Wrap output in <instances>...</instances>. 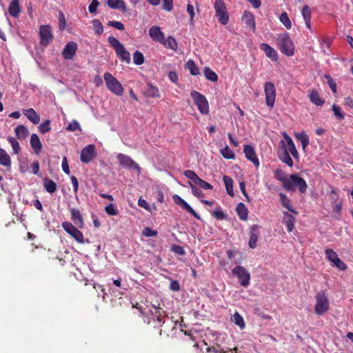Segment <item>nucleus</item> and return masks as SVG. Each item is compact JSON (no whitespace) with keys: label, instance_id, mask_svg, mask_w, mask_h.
<instances>
[{"label":"nucleus","instance_id":"nucleus-1","mask_svg":"<svg viewBox=\"0 0 353 353\" xmlns=\"http://www.w3.org/2000/svg\"><path fill=\"white\" fill-rule=\"evenodd\" d=\"M283 188L288 192H294L297 189L300 193L303 194L307 190V185L304 179L297 174H292L284 183Z\"/></svg>","mask_w":353,"mask_h":353},{"label":"nucleus","instance_id":"nucleus-2","mask_svg":"<svg viewBox=\"0 0 353 353\" xmlns=\"http://www.w3.org/2000/svg\"><path fill=\"white\" fill-rule=\"evenodd\" d=\"M109 44L114 49L118 57L127 63L130 62V54L125 50L123 45L114 37L110 36L108 39Z\"/></svg>","mask_w":353,"mask_h":353},{"label":"nucleus","instance_id":"nucleus-3","mask_svg":"<svg viewBox=\"0 0 353 353\" xmlns=\"http://www.w3.org/2000/svg\"><path fill=\"white\" fill-rule=\"evenodd\" d=\"M314 312L317 315H322L330 308V302L325 291H320L316 295Z\"/></svg>","mask_w":353,"mask_h":353},{"label":"nucleus","instance_id":"nucleus-4","mask_svg":"<svg viewBox=\"0 0 353 353\" xmlns=\"http://www.w3.org/2000/svg\"><path fill=\"white\" fill-rule=\"evenodd\" d=\"M278 46L283 54L290 57L294 54V44L288 33L282 34L279 36Z\"/></svg>","mask_w":353,"mask_h":353},{"label":"nucleus","instance_id":"nucleus-5","mask_svg":"<svg viewBox=\"0 0 353 353\" xmlns=\"http://www.w3.org/2000/svg\"><path fill=\"white\" fill-rule=\"evenodd\" d=\"M214 8L218 21L221 24L226 25L229 21V14L225 3L222 0H215Z\"/></svg>","mask_w":353,"mask_h":353},{"label":"nucleus","instance_id":"nucleus-6","mask_svg":"<svg viewBox=\"0 0 353 353\" xmlns=\"http://www.w3.org/2000/svg\"><path fill=\"white\" fill-rule=\"evenodd\" d=\"M190 95L199 112L202 114H208L209 113V104L205 97L196 90H193Z\"/></svg>","mask_w":353,"mask_h":353},{"label":"nucleus","instance_id":"nucleus-7","mask_svg":"<svg viewBox=\"0 0 353 353\" xmlns=\"http://www.w3.org/2000/svg\"><path fill=\"white\" fill-rule=\"evenodd\" d=\"M232 273L239 279L242 286L247 287L250 285V274L244 267L237 265L232 270Z\"/></svg>","mask_w":353,"mask_h":353},{"label":"nucleus","instance_id":"nucleus-8","mask_svg":"<svg viewBox=\"0 0 353 353\" xmlns=\"http://www.w3.org/2000/svg\"><path fill=\"white\" fill-rule=\"evenodd\" d=\"M62 227L65 231L72 236L78 243H84L85 241L83 233L73 224L68 221H64L62 223Z\"/></svg>","mask_w":353,"mask_h":353},{"label":"nucleus","instance_id":"nucleus-9","mask_svg":"<svg viewBox=\"0 0 353 353\" xmlns=\"http://www.w3.org/2000/svg\"><path fill=\"white\" fill-rule=\"evenodd\" d=\"M117 158L119 161V163L123 168H128L130 170H137L139 172H141V168L139 165L134 161L130 157L119 153Z\"/></svg>","mask_w":353,"mask_h":353},{"label":"nucleus","instance_id":"nucleus-10","mask_svg":"<svg viewBox=\"0 0 353 353\" xmlns=\"http://www.w3.org/2000/svg\"><path fill=\"white\" fill-rule=\"evenodd\" d=\"M326 258L333 263V265L336 267L340 270H345L347 269V265L345 263L341 261L336 254L332 249H326L325 251Z\"/></svg>","mask_w":353,"mask_h":353},{"label":"nucleus","instance_id":"nucleus-11","mask_svg":"<svg viewBox=\"0 0 353 353\" xmlns=\"http://www.w3.org/2000/svg\"><path fill=\"white\" fill-rule=\"evenodd\" d=\"M154 312H152V319L154 322L158 323L157 329L159 330V334H162V329L161 328L163 324L165 323V318L166 317L165 312L160 307L153 306Z\"/></svg>","mask_w":353,"mask_h":353},{"label":"nucleus","instance_id":"nucleus-12","mask_svg":"<svg viewBox=\"0 0 353 353\" xmlns=\"http://www.w3.org/2000/svg\"><path fill=\"white\" fill-rule=\"evenodd\" d=\"M96 156L95 146L90 144L85 146L81 152L80 159L84 163H88Z\"/></svg>","mask_w":353,"mask_h":353},{"label":"nucleus","instance_id":"nucleus-13","mask_svg":"<svg viewBox=\"0 0 353 353\" xmlns=\"http://www.w3.org/2000/svg\"><path fill=\"white\" fill-rule=\"evenodd\" d=\"M39 37L41 44L47 46L53 38L51 28L50 26H41L39 29Z\"/></svg>","mask_w":353,"mask_h":353},{"label":"nucleus","instance_id":"nucleus-14","mask_svg":"<svg viewBox=\"0 0 353 353\" xmlns=\"http://www.w3.org/2000/svg\"><path fill=\"white\" fill-rule=\"evenodd\" d=\"M174 203L181 206L183 210L190 213L194 218L198 220L201 219V216L195 212V210L181 196L178 195L173 196Z\"/></svg>","mask_w":353,"mask_h":353},{"label":"nucleus","instance_id":"nucleus-15","mask_svg":"<svg viewBox=\"0 0 353 353\" xmlns=\"http://www.w3.org/2000/svg\"><path fill=\"white\" fill-rule=\"evenodd\" d=\"M283 137L286 141V144L283 146V149L286 150L289 154H291L294 159H299V154L292 138L286 133L283 134Z\"/></svg>","mask_w":353,"mask_h":353},{"label":"nucleus","instance_id":"nucleus-16","mask_svg":"<svg viewBox=\"0 0 353 353\" xmlns=\"http://www.w3.org/2000/svg\"><path fill=\"white\" fill-rule=\"evenodd\" d=\"M77 50V44L74 41L68 42L64 47L62 55L65 59H72Z\"/></svg>","mask_w":353,"mask_h":353},{"label":"nucleus","instance_id":"nucleus-17","mask_svg":"<svg viewBox=\"0 0 353 353\" xmlns=\"http://www.w3.org/2000/svg\"><path fill=\"white\" fill-rule=\"evenodd\" d=\"M243 152L245 153L247 159L252 161L256 167L259 166V160L252 146H251L250 145H245Z\"/></svg>","mask_w":353,"mask_h":353},{"label":"nucleus","instance_id":"nucleus-18","mask_svg":"<svg viewBox=\"0 0 353 353\" xmlns=\"http://www.w3.org/2000/svg\"><path fill=\"white\" fill-rule=\"evenodd\" d=\"M149 35L154 41L162 42L164 40V34L158 26H152L149 30Z\"/></svg>","mask_w":353,"mask_h":353},{"label":"nucleus","instance_id":"nucleus-19","mask_svg":"<svg viewBox=\"0 0 353 353\" xmlns=\"http://www.w3.org/2000/svg\"><path fill=\"white\" fill-rule=\"evenodd\" d=\"M71 218L74 223L79 228L83 225V218L78 209L72 208L70 210Z\"/></svg>","mask_w":353,"mask_h":353},{"label":"nucleus","instance_id":"nucleus-20","mask_svg":"<svg viewBox=\"0 0 353 353\" xmlns=\"http://www.w3.org/2000/svg\"><path fill=\"white\" fill-rule=\"evenodd\" d=\"M104 79L108 88H122L121 84L110 73H105Z\"/></svg>","mask_w":353,"mask_h":353},{"label":"nucleus","instance_id":"nucleus-21","mask_svg":"<svg viewBox=\"0 0 353 353\" xmlns=\"http://www.w3.org/2000/svg\"><path fill=\"white\" fill-rule=\"evenodd\" d=\"M260 48L265 53V55L268 57L270 58L272 61H276L277 53L273 48L267 43H261L260 45Z\"/></svg>","mask_w":353,"mask_h":353},{"label":"nucleus","instance_id":"nucleus-22","mask_svg":"<svg viewBox=\"0 0 353 353\" xmlns=\"http://www.w3.org/2000/svg\"><path fill=\"white\" fill-rule=\"evenodd\" d=\"M259 226L257 225H253L251 227L249 246L252 249H254L256 247V243L259 238V233L257 232Z\"/></svg>","mask_w":353,"mask_h":353},{"label":"nucleus","instance_id":"nucleus-23","mask_svg":"<svg viewBox=\"0 0 353 353\" xmlns=\"http://www.w3.org/2000/svg\"><path fill=\"white\" fill-rule=\"evenodd\" d=\"M23 113L34 124H38L40 122V116L33 108L23 110Z\"/></svg>","mask_w":353,"mask_h":353},{"label":"nucleus","instance_id":"nucleus-24","mask_svg":"<svg viewBox=\"0 0 353 353\" xmlns=\"http://www.w3.org/2000/svg\"><path fill=\"white\" fill-rule=\"evenodd\" d=\"M279 197L281 199V205L286 209H288L290 212H292L294 214H297L298 212L293 208L292 202L290 199L284 194L279 193Z\"/></svg>","mask_w":353,"mask_h":353},{"label":"nucleus","instance_id":"nucleus-25","mask_svg":"<svg viewBox=\"0 0 353 353\" xmlns=\"http://www.w3.org/2000/svg\"><path fill=\"white\" fill-rule=\"evenodd\" d=\"M30 145L34 150V152L38 154L41 152L42 149V144L37 134H32L30 137Z\"/></svg>","mask_w":353,"mask_h":353},{"label":"nucleus","instance_id":"nucleus-26","mask_svg":"<svg viewBox=\"0 0 353 353\" xmlns=\"http://www.w3.org/2000/svg\"><path fill=\"white\" fill-rule=\"evenodd\" d=\"M279 159L284 163H285L289 167L292 168L294 165V162L290 156V154L285 150L282 148L278 152Z\"/></svg>","mask_w":353,"mask_h":353},{"label":"nucleus","instance_id":"nucleus-27","mask_svg":"<svg viewBox=\"0 0 353 353\" xmlns=\"http://www.w3.org/2000/svg\"><path fill=\"white\" fill-rule=\"evenodd\" d=\"M283 215V223L286 225L288 231L289 232H291L294 229L295 219L292 214H289L288 212H284Z\"/></svg>","mask_w":353,"mask_h":353},{"label":"nucleus","instance_id":"nucleus-28","mask_svg":"<svg viewBox=\"0 0 353 353\" xmlns=\"http://www.w3.org/2000/svg\"><path fill=\"white\" fill-rule=\"evenodd\" d=\"M108 6L112 9H119L122 12H125L127 9L125 3L123 0H108Z\"/></svg>","mask_w":353,"mask_h":353},{"label":"nucleus","instance_id":"nucleus-29","mask_svg":"<svg viewBox=\"0 0 353 353\" xmlns=\"http://www.w3.org/2000/svg\"><path fill=\"white\" fill-rule=\"evenodd\" d=\"M266 105L272 108L276 99V90H265Z\"/></svg>","mask_w":353,"mask_h":353},{"label":"nucleus","instance_id":"nucleus-30","mask_svg":"<svg viewBox=\"0 0 353 353\" xmlns=\"http://www.w3.org/2000/svg\"><path fill=\"white\" fill-rule=\"evenodd\" d=\"M15 135L19 139H25L29 135V130L24 125H19L14 129Z\"/></svg>","mask_w":353,"mask_h":353},{"label":"nucleus","instance_id":"nucleus-31","mask_svg":"<svg viewBox=\"0 0 353 353\" xmlns=\"http://www.w3.org/2000/svg\"><path fill=\"white\" fill-rule=\"evenodd\" d=\"M9 14L13 17H17L20 13L19 0H12L8 8Z\"/></svg>","mask_w":353,"mask_h":353},{"label":"nucleus","instance_id":"nucleus-32","mask_svg":"<svg viewBox=\"0 0 353 353\" xmlns=\"http://www.w3.org/2000/svg\"><path fill=\"white\" fill-rule=\"evenodd\" d=\"M301 14L305 21L306 27L308 29L311 30V9L310 6L307 5L304 6L301 10Z\"/></svg>","mask_w":353,"mask_h":353},{"label":"nucleus","instance_id":"nucleus-33","mask_svg":"<svg viewBox=\"0 0 353 353\" xmlns=\"http://www.w3.org/2000/svg\"><path fill=\"white\" fill-rule=\"evenodd\" d=\"M236 211L241 220L248 219V210L244 203H239L236 208Z\"/></svg>","mask_w":353,"mask_h":353},{"label":"nucleus","instance_id":"nucleus-34","mask_svg":"<svg viewBox=\"0 0 353 353\" xmlns=\"http://www.w3.org/2000/svg\"><path fill=\"white\" fill-rule=\"evenodd\" d=\"M43 187L45 190L50 194H52L57 190L56 183L49 178L43 179Z\"/></svg>","mask_w":353,"mask_h":353},{"label":"nucleus","instance_id":"nucleus-35","mask_svg":"<svg viewBox=\"0 0 353 353\" xmlns=\"http://www.w3.org/2000/svg\"><path fill=\"white\" fill-rule=\"evenodd\" d=\"M243 21L247 26L255 30V20L254 15L249 12H245L243 16Z\"/></svg>","mask_w":353,"mask_h":353},{"label":"nucleus","instance_id":"nucleus-36","mask_svg":"<svg viewBox=\"0 0 353 353\" xmlns=\"http://www.w3.org/2000/svg\"><path fill=\"white\" fill-rule=\"evenodd\" d=\"M311 102L316 105L321 106L325 103V101L322 99L318 92L315 90H312L309 95Z\"/></svg>","mask_w":353,"mask_h":353},{"label":"nucleus","instance_id":"nucleus-37","mask_svg":"<svg viewBox=\"0 0 353 353\" xmlns=\"http://www.w3.org/2000/svg\"><path fill=\"white\" fill-rule=\"evenodd\" d=\"M223 181L224 182L225 189L227 191V193L231 196H234V191H233V180L231 177L228 176H223Z\"/></svg>","mask_w":353,"mask_h":353},{"label":"nucleus","instance_id":"nucleus-38","mask_svg":"<svg viewBox=\"0 0 353 353\" xmlns=\"http://www.w3.org/2000/svg\"><path fill=\"white\" fill-rule=\"evenodd\" d=\"M296 138L301 142L303 150L308 146L309 137L303 132L295 134Z\"/></svg>","mask_w":353,"mask_h":353},{"label":"nucleus","instance_id":"nucleus-39","mask_svg":"<svg viewBox=\"0 0 353 353\" xmlns=\"http://www.w3.org/2000/svg\"><path fill=\"white\" fill-rule=\"evenodd\" d=\"M0 164L6 167L11 165L10 156L5 150L1 148H0Z\"/></svg>","mask_w":353,"mask_h":353},{"label":"nucleus","instance_id":"nucleus-40","mask_svg":"<svg viewBox=\"0 0 353 353\" xmlns=\"http://www.w3.org/2000/svg\"><path fill=\"white\" fill-rule=\"evenodd\" d=\"M232 321L238 325L241 329H243L245 326L243 317L237 312H236L232 317Z\"/></svg>","mask_w":353,"mask_h":353},{"label":"nucleus","instance_id":"nucleus-41","mask_svg":"<svg viewBox=\"0 0 353 353\" xmlns=\"http://www.w3.org/2000/svg\"><path fill=\"white\" fill-rule=\"evenodd\" d=\"M204 76L208 80L212 81H216L218 79L217 74L212 71L210 68L205 67L203 70Z\"/></svg>","mask_w":353,"mask_h":353},{"label":"nucleus","instance_id":"nucleus-42","mask_svg":"<svg viewBox=\"0 0 353 353\" xmlns=\"http://www.w3.org/2000/svg\"><path fill=\"white\" fill-rule=\"evenodd\" d=\"M185 68L188 69L192 75H196L199 74V70L196 65L194 61L192 60H188L186 62Z\"/></svg>","mask_w":353,"mask_h":353},{"label":"nucleus","instance_id":"nucleus-43","mask_svg":"<svg viewBox=\"0 0 353 353\" xmlns=\"http://www.w3.org/2000/svg\"><path fill=\"white\" fill-rule=\"evenodd\" d=\"M274 177L281 182L283 188L284 187V183H286L288 178L287 177L285 173L281 169H277L274 171Z\"/></svg>","mask_w":353,"mask_h":353},{"label":"nucleus","instance_id":"nucleus-44","mask_svg":"<svg viewBox=\"0 0 353 353\" xmlns=\"http://www.w3.org/2000/svg\"><path fill=\"white\" fill-rule=\"evenodd\" d=\"M221 153L226 159H233L235 157L234 152L228 145L221 150Z\"/></svg>","mask_w":353,"mask_h":353},{"label":"nucleus","instance_id":"nucleus-45","mask_svg":"<svg viewBox=\"0 0 353 353\" xmlns=\"http://www.w3.org/2000/svg\"><path fill=\"white\" fill-rule=\"evenodd\" d=\"M143 54L139 50H137L133 54V62L135 65H139L144 63Z\"/></svg>","mask_w":353,"mask_h":353},{"label":"nucleus","instance_id":"nucleus-46","mask_svg":"<svg viewBox=\"0 0 353 353\" xmlns=\"http://www.w3.org/2000/svg\"><path fill=\"white\" fill-rule=\"evenodd\" d=\"M8 141L12 145L13 153L15 154H19L20 151L19 143L12 137H8Z\"/></svg>","mask_w":353,"mask_h":353},{"label":"nucleus","instance_id":"nucleus-47","mask_svg":"<svg viewBox=\"0 0 353 353\" xmlns=\"http://www.w3.org/2000/svg\"><path fill=\"white\" fill-rule=\"evenodd\" d=\"M280 21L287 29H290L292 23L286 12H283L280 16Z\"/></svg>","mask_w":353,"mask_h":353},{"label":"nucleus","instance_id":"nucleus-48","mask_svg":"<svg viewBox=\"0 0 353 353\" xmlns=\"http://www.w3.org/2000/svg\"><path fill=\"white\" fill-rule=\"evenodd\" d=\"M92 23L93 25L95 33L99 35L101 34L103 32V26L101 22L99 19H94L92 21Z\"/></svg>","mask_w":353,"mask_h":353},{"label":"nucleus","instance_id":"nucleus-49","mask_svg":"<svg viewBox=\"0 0 353 353\" xmlns=\"http://www.w3.org/2000/svg\"><path fill=\"white\" fill-rule=\"evenodd\" d=\"M183 174L185 177L190 179L194 184L199 179L198 175L192 170H185L184 171Z\"/></svg>","mask_w":353,"mask_h":353},{"label":"nucleus","instance_id":"nucleus-50","mask_svg":"<svg viewBox=\"0 0 353 353\" xmlns=\"http://www.w3.org/2000/svg\"><path fill=\"white\" fill-rule=\"evenodd\" d=\"M50 124V120H46L44 122L41 123L39 126V132L42 134H45L48 132H50L51 130Z\"/></svg>","mask_w":353,"mask_h":353},{"label":"nucleus","instance_id":"nucleus-51","mask_svg":"<svg viewBox=\"0 0 353 353\" xmlns=\"http://www.w3.org/2000/svg\"><path fill=\"white\" fill-rule=\"evenodd\" d=\"M332 110L334 111V114L338 120H342L344 119V114L341 107L334 104L332 105Z\"/></svg>","mask_w":353,"mask_h":353},{"label":"nucleus","instance_id":"nucleus-52","mask_svg":"<svg viewBox=\"0 0 353 353\" xmlns=\"http://www.w3.org/2000/svg\"><path fill=\"white\" fill-rule=\"evenodd\" d=\"M143 94L146 97H159V90H144Z\"/></svg>","mask_w":353,"mask_h":353},{"label":"nucleus","instance_id":"nucleus-53","mask_svg":"<svg viewBox=\"0 0 353 353\" xmlns=\"http://www.w3.org/2000/svg\"><path fill=\"white\" fill-rule=\"evenodd\" d=\"M196 185H199L200 188L204 189V190H212L213 188L212 185L210 184L209 183L205 181L199 177L198 181L195 183Z\"/></svg>","mask_w":353,"mask_h":353},{"label":"nucleus","instance_id":"nucleus-54","mask_svg":"<svg viewBox=\"0 0 353 353\" xmlns=\"http://www.w3.org/2000/svg\"><path fill=\"white\" fill-rule=\"evenodd\" d=\"M190 185L192 194L196 196L197 198H201L203 196V192L197 188L196 185H193L192 183L189 182Z\"/></svg>","mask_w":353,"mask_h":353},{"label":"nucleus","instance_id":"nucleus-55","mask_svg":"<svg viewBox=\"0 0 353 353\" xmlns=\"http://www.w3.org/2000/svg\"><path fill=\"white\" fill-rule=\"evenodd\" d=\"M163 42L165 46L171 49H174L176 47V42L172 37H168L167 40H163Z\"/></svg>","mask_w":353,"mask_h":353},{"label":"nucleus","instance_id":"nucleus-56","mask_svg":"<svg viewBox=\"0 0 353 353\" xmlns=\"http://www.w3.org/2000/svg\"><path fill=\"white\" fill-rule=\"evenodd\" d=\"M77 130H81V126L78 121L74 120L70 122L68 125L66 127V130L74 132Z\"/></svg>","mask_w":353,"mask_h":353},{"label":"nucleus","instance_id":"nucleus-57","mask_svg":"<svg viewBox=\"0 0 353 353\" xmlns=\"http://www.w3.org/2000/svg\"><path fill=\"white\" fill-rule=\"evenodd\" d=\"M105 212L109 215H117L118 210L115 208L112 203L109 204L105 208Z\"/></svg>","mask_w":353,"mask_h":353},{"label":"nucleus","instance_id":"nucleus-58","mask_svg":"<svg viewBox=\"0 0 353 353\" xmlns=\"http://www.w3.org/2000/svg\"><path fill=\"white\" fill-rule=\"evenodd\" d=\"M108 26L114 27L116 29L119 30H123L125 29L124 25L121 22L117 21H110L108 23Z\"/></svg>","mask_w":353,"mask_h":353},{"label":"nucleus","instance_id":"nucleus-59","mask_svg":"<svg viewBox=\"0 0 353 353\" xmlns=\"http://www.w3.org/2000/svg\"><path fill=\"white\" fill-rule=\"evenodd\" d=\"M142 233H143V235H144L145 236H147V237L155 236L157 234V231L153 230L152 229H151L149 227H145L143 230Z\"/></svg>","mask_w":353,"mask_h":353},{"label":"nucleus","instance_id":"nucleus-60","mask_svg":"<svg viewBox=\"0 0 353 353\" xmlns=\"http://www.w3.org/2000/svg\"><path fill=\"white\" fill-rule=\"evenodd\" d=\"M330 197L331 200V203H337L341 201V200L339 199V196L335 189H332L330 192Z\"/></svg>","mask_w":353,"mask_h":353},{"label":"nucleus","instance_id":"nucleus-61","mask_svg":"<svg viewBox=\"0 0 353 353\" xmlns=\"http://www.w3.org/2000/svg\"><path fill=\"white\" fill-rule=\"evenodd\" d=\"M342 201L337 203H331L332 211L334 213L340 214L342 210Z\"/></svg>","mask_w":353,"mask_h":353},{"label":"nucleus","instance_id":"nucleus-62","mask_svg":"<svg viewBox=\"0 0 353 353\" xmlns=\"http://www.w3.org/2000/svg\"><path fill=\"white\" fill-rule=\"evenodd\" d=\"M173 0H163L162 8L166 11H171L172 10Z\"/></svg>","mask_w":353,"mask_h":353},{"label":"nucleus","instance_id":"nucleus-63","mask_svg":"<svg viewBox=\"0 0 353 353\" xmlns=\"http://www.w3.org/2000/svg\"><path fill=\"white\" fill-rule=\"evenodd\" d=\"M171 250L174 252H175L176 254H178L179 255H184L185 254V252L183 248L181 245H174L172 246Z\"/></svg>","mask_w":353,"mask_h":353},{"label":"nucleus","instance_id":"nucleus-64","mask_svg":"<svg viewBox=\"0 0 353 353\" xmlns=\"http://www.w3.org/2000/svg\"><path fill=\"white\" fill-rule=\"evenodd\" d=\"M99 3L97 0H92V3L88 6V10L91 14H94L97 11Z\"/></svg>","mask_w":353,"mask_h":353}]
</instances>
